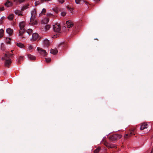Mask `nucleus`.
<instances>
[{
  "label": "nucleus",
  "mask_w": 153,
  "mask_h": 153,
  "mask_svg": "<svg viewBox=\"0 0 153 153\" xmlns=\"http://www.w3.org/2000/svg\"><path fill=\"white\" fill-rule=\"evenodd\" d=\"M13 54L10 53L9 52H7L5 54L4 57H2L1 59L5 60L4 62L5 65L6 66H10L11 63V61L10 58L13 56Z\"/></svg>",
  "instance_id": "obj_1"
},
{
  "label": "nucleus",
  "mask_w": 153,
  "mask_h": 153,
  "mask_svg": "<svg viewBox=\"0 0 153 153\" xmlns=\"http://www.w3.org/2000/svg\"><path fill=\"white\" fill-rule=\"evenodd\" d=\"M31 15L30 24L33 25H36L37 22L36 20H35V17L36 15V10L34 9L32 11Z\"/></svg>",
  "instance_id": "obj_2"
},
{
  "label": "nucleus",
  "mask_w": 153,
  "mask_h": 153,
  "mask_svg": "<svg viewBox=\"0 0 153 153\" xmlns=\"http://www.w3.org/2000/svg\"><path fill=\"white\" fill-rule=\"evenodd\" d=\"M122 137V135L120 134H115L110 136L109 138L111 140L114 141L119 139Z\"/></svg>",
  "instance_id": "obj_3"
},
{
  "label": "nucleus",
  "mask_w": 153,
  "mask_h": 153,
  "mask_svg": "<svg viewBox=\"0 0 153 153\" xmlns=\"http://www.w3.org/2000/svg\"><path fill=\"white\" fill-rule=\"evenodd\" d=\"M135 130L136 128H134L133 129L130 130L128 133L125 135L124 137L125 138H127L133 135H135Z\"/></svg>",
  "instance_id": "obj_4"
},
{
  "label": "nucleus",
  "mask_w": 153,
  "mask_h": 153,
  "mask_svg": "<svg viewBox=\"0 0 153 153\" xmlns=\"http://www.w3.org/2000/svg\"><path fill=\"white\" fill-rule=\"evenodd\" d=\"M37 50L38 51L39 53L44 56H45L47 55V52L46 51L40 48H37Z\"/></svg>",
  "instance_id": "obj_5"
},
{
  "label": "nucleus",
  "mask_w": 153,
  "mask_h": 153,
  "mask_svg": "<svg viewBox=\"0 0 153 153\" xmlns=\"http://www.w3.org/2000/svg\"><path fill=\"white\" fill-rule=\"evenodd\" d=\"M54 30L55 32L59 33L61 28L59 25H56L54 26L53 25Z\"/></svg>",
  "instance_id": "obj_6"
},
{
  "label": "nucleus",
  "mask_w": 153,
  "mask_h": 153,
  "mask_svg": "<svg viewBox=\"0 0 153 153\" xmlns=\"http://www.w3.org/2000/svg\"><path fill=\"white\" fill-rule=\"evenodd\" d=\"M38 39H40L39 35L37 33H33L32 35V39L34 41H35Z\"/></svg>",
  "instance_id": "obj_7"
},
{
  "label": "nucleus",
  "mask_w": 153,
  "mask_h": 153,
  "mask_svg": "<svg viewBox=\"0 0 153 153\" xmlns=\"http://www.w3.org/2000/svg\"><path fill=\"white\" fill-rule=\"evenodd\" d=\"M148 127V124L146 123H143L141 124L140 128V130H143L145 128H147Z\"/></svg>",
  "instance_id": "obj_8"
},
{
  "label": "nucleus",
  "mask_w": 153,
  "mask_h": 153,
  "mask_svg": "<svg viewBox=\"0 0 153 153\" xmlns=\"http://www.w3.org/2000/svg\"><path fill=\"white\" fill-rule=\"evenodd\" d=\"M66 24L67 25L68 28L71 27L73 25V22L70 20L67 21L66 22Z\"/></svg>",
  "instance_id": "obj_9"
},
{
  "label": "nucleus",
  "mask_w": 153,
  "mask_h": 153,
  "mask_svg": "<svg viewBox=\"0 0 153 153\" xmlns=\"http://www.w3.org/2000/svg\"><path fill=\"white\" fill-rule=\"evenodd\" d=\"M25 22H22L19 23V25L20 30H22V29H24V27L25 26Z\"/></svg>",
  "instance_id": "obj_10"
},
{
  "label": "nucleus",
  "mask_w": 153,
  "mask_h": 153,
  "mask_svg": "<svg viewBox=\"0 0 153 153\" xmlns=\"http://www.w3.org/2000/svg\"><path fill=\"white\" fill-rule=\"evenodd\" d=\"M13 5V3L8 0H7V2L4 4V5L5 6H6L7 7L11 6Z\"/></svg>",
  "instance_id": "obj_11"
},
{
  "label": "nucleus",
  "mask_w": 153,
  "mask_h": 153,
  "mask_svg": "<svg viewBox=\"0 0 153 153\" xmlns=\"http://www.w3.org/2000/svg\"><path fill=\"white\" fill-rule=\"evenodd\" d=\"M27 56L28 59L31 60H35L36 59L35 56L31 54H28Z\"/></svg>",
  "instance_id": "obj_12"
},
{
  "label": "nucleus",
  "mask_w": 153,
  "mask_h": 153,
  "mask_svg": "<svg viewBox=\"0 0 153 153\" xmlns=\"http://www.w3.org/2000/svg\"><path fill=\"white\" fill-rule=\"evenodd\" d=\"M6 31L7 33L9 34L10 35H12L13 32V30L10 28H8L7 29Z\"/></svg>",
  "instance_id": "obj_13"
},
{
  "label": "nucleus",
  "mask_w": 153,
  "mask_h": 153,
  "mask_svg": "<svg viewBox=\"0 0 153 153\" xmlns=\"http://www.w3.org/2000/svg\"><path fill=\"white\" fill-rule=\"evenodd\" d=\"M44 44L46 46H48L50 45V42L49 40L48 39H45L44 41Z\"/></svg>",
  "instance_id": "obj_14"
},
{
  "label": "nucleus",
  "mask_w": 153,
  "mask_h": 153,
  "mask_svg": "<svg viewBox=\"0 0 153 153\" xmlns=\"http://www.w3.org/2000/svg\"><path fill=\"white\" fill-rule=\"evenodd\" d=\"M58 52V51L57 49H51V53L53 54H56Z\"/></svg>",
  "instance_id": "obj_15"
},
{
  "label": "nucleus",
  "mask_w": 153,
  "mask_h": 153,
  "mask_svg": "<svg viewBox=\"0 0 153 153\" xmlns=\"http://www.w3.org/2000/svg\"><path fill=\"white\" fill-rule=\"evenodd\" d=\"M24 58L23 56H19L17 62L19 64L21 63V61L23 60Z\"/></svg>",
  "instance_id": "obj_16"
},
{
  "label": "nucleus",
  "mask_w": 153,
  "mask_h": 153,
  "mask_svg": "<svg viewBox=\"0 0 153 153\" xmlns=\"http://www.w3.org/2000/svg\"><path fill=\"white\" fill-rule=\"evenodd\" d=\"M25 30L24 29H22V30H21L19 31V36H22L23 34L25 32Z\"/></svg>",
  "instance_id": "obj_17"
},
{
  "label": "nucleus",
  "mask_w": 153,
  "mask_h": 153,
  "mask_svg": "<svg viewBox=\"0 0 153 153\" xmlns=\"http://www.w3.org/2000/svg\"><path fill=\"white\" fill-rule=\"evenodd\" d=\"M4 31L3 29L0 30V38H1L3 36Z\"/></svg>",
  "instance_id": "obj_18"
},
{
  "label": "nucleus",
  "mask_w": 153,
  "mask_h": 153,
  "mask_svg": "<svg viewBox=\"0 0 153 153\" xmlns=\"http://www.w3.org/2000/svg\"><path fill=\"white\" fill-rule=\"evenodd\" d=\"M4 31L3 29L0 30V38H1L3 36Z\"/></svg>",
  "instance_id": "obj_19"
},
{
  "label": "nucleus",
  "mask_w": 153,
  "mask_h": 153,
  "mask_svg": "<svg viewBox=\"0 0 153 153\" xmlns=\"http://www.w3.org/2000/svg\"><path fill=\"white\" fill-rule=\"evenodd\" d=\"M49 21V18H46L45 19L43 22V23H45V24H47L48 23Z\"/></svg>",
  "instance_id": "obj_20"
},
{
  "label": "nucleus",
  "mask_w": 153,
  "mask_h": 153,
  "mask_svg": "<svg viewBox=\"0 0 153 153\" xmlns=\"http://www.w3.org/2000/svg\"><path fill=\"white\" fill-rule=\"evenodd\" d=\"M17 45L20 48H23L24 47V45L23 44L21 43H17Z\"/></svg>",
  "instance_id": "obj_21"
},
{
  "label": "nucleus",
  "mask_w": 153,
  "mask_h": 153,
  "mask_svg": "<svg viewBox=\"0 0 153 153\" xmlns=\"http://www.w3.org/2000/svg\"><path fill=\"white\" fill-rule=\"evenodd\" d=\"M11 39L10 38H7L5 39L6 43L8 44H10V43Z\"/></svg>",
  "instance_id": "obj_22"
},
{
  "label": "nucleus",
  "mask_w": 153,
  "mask_h": 153,
  "mask_svg": "<svg viewBox=\"0 0 153 153\" xmlns=\"http://www.w3.org/2000/svg\"><path fill=\"white\" fill-rule=\"evenodd\" d=\"M32 30L31 29H29L27 30V33H28L29 35H30L32 33Z\"/></svg>",
  "instance_id": "obj_23"
},
{
  "label": "nucleus",
  "mask_w": 153,
  "mask_h": 153,
  "mask_svg": "<svg viewBox=\"0 0 153 153\" xmlns=\"http://www.w3.org/2000/svg\"><path fill=\"white\" fill-rule=\"evenodd\" d=\"M100 147H98L96 149H95L94 151V153H98L100 151Z\"/></svg>",
  "instance_id": "obj_24"
},
{
  "label": "nucleus",
  "mask_w": 153,
  "mask_h": 153,
  "mask_svg": "<svg viewBox=\"0 0 153 153\" xmlns=\"http://www.w3.org/2000/svg\"><path fill=\"white\" fill-rule=\"evenodd\" d=\"M13 14L10 15L8 17V19L10 20H13Z\"/></svg>",
  "instance_id": "obj_25"
},
{
  "label": "nucleus",
  "mask_w": 153,
  "mask_h": 153,
  "mask_svg": "<svg viewBox=\"0 0 153 153\" xmlns=\"http://www.w3.org/2000/svg\"><path fill=\"white\" fill-rule=\"evenodd\" d=\"M110 144L111 143H108V142H105L104 143V144L107 147L110 148Z\"/></svg>",
  "instance_id": "obj_26"
},
{
  "label": "nucleus",
  "mask_w": 153,
  "mask_h": 153,
  "mask_svg": "<svg viewBox=\"0 0 153 153\" xmlns=\"http://www.w3.org/2000/svg\"><path fill=\"white\" fill-rule=\"evenodd\" d=\"M46 12V9L45 8H43L41 12L39 14L40 15H42V14H44Z\"/></svg>",
  "instance_id": "obj_27"
},
{
  "label": "nucleus",
  "mask_w": 153,
  "mask_h": 153,
  "mask_svg": "<svg viewBox=\"0 0 153 153\" xmlns=\"http://www.w3.org/2000/svg\"><path fill=\"white\" fill-rule=\"evenodd\" d=\"M21 11L18 10H16L15 11V13L16 14H18L19 15H21L20 13H21Z\"/></svg>",
  "instance_id": "obj_28"
},
{
  "label": "nucleus",
  "mask_w": 153,
  "mask_h": 153,
  "mask_svg": "<svg viewBox=\"0 0 153 153\" xmlns=\"http://www.w3.org/2000/svg\"><path fill=\"white\" fill-rule=\"evenodd\" d=\"M28 8V6H23L21 9L22 11H23Z\"/></svg>",
  "instance_id": "obj_29"
},
{
  "label": "nucleus",
  "mask_w": 153,
  "mask_h": 153,
  "mask_svg": "<svg viewBox=\"0 0 153 153\" xmlns=\"http://www.w3.org/2000/svg\"><path fill=\"white\" fill-rule=\"evenodd\" d=\"M116 146L115 145L112 143H111L110 148H114Z\"/></svg>",
  "instance_id": "obj_30"
},
{
  "label": "nucleus",
  "mask_w": 153,
  "mask_h": 153,
  "mask_svg": "<svg viewBox=\"0 0 153 153\" xmlns=\"http://www.w3.org/2000/svg\"><path fill=\"white\" fill-rule=\"evenodd\" d=\"M65 45V43L64 42H62L60 43V44L59 45V47H64Z\"/></svg>",
  "instance_id": "obj_31"
},
{
  "label": "nucleus",
  "mask_w": 153,
  "mask_h": 153,
  "mask_svg": "<svg viewBox=\"0 0 153 153\" xmlns=\"http://www.w3.org/2000/svg\"><path fill=\"white\" fill-rule=\"evenodd\" d=\"M46 61L47 62H49L51 61V59L50 58H45Z\"/></svg>",
  "instance_id": "obj_32"
},
{
  "label": "nucleus",
  "mask_w": 153,
  "mask_h": 153,
  "mask_svg": "<svg viewBox=\"0 0 153 153\" xmlns=\"http://www.w3.org/2000/svg\"><path fill=\"white\" fill-rule=\"evenodd\" d=\"M66 14V13L65 12H63L61 13V15L63 16H65Z\"/></svg>",
  "instance_id": "obj_33"
},
{
  "label": "nucleus",
  "mask_w": 153,
  "mask_h": 153,
  "mask_svg": "<svg viewBox=\"0 0 153 153\" xmlns=\"http://www.w3.org/2000/svg\"><path fill=\"white\" fill-rule=\"evenodd\" d=\"M4 19V17L3 16L0 19V23L2 24L3 23V20Z\"/></svg>",
  "instance_id": "obj_34"
},
{
  "label": "nucleus",
  "mask_w": 153,
  "mask_h": 153,
  "mask_svg": "<svg viewBox=\"0 0 153 153\" xmlns=\"http://www.w3.org/2000/svg\"><path fill=\"white\" fill-rule=\"evenodd\" d=\"M67 8L70 11H72L73 10L72 8H71L69 6H67Z\"/></svg>",
  "instance_id": "obj_35"
},
{
  "label": "nucleus",
  "mask_w": 153,
  "mask_h": 153,
  "mask_svg": "<svg viewBox=\"0 0 153 153\" xmlns=\"http://www.w3.org/2000/svg\"><path fill=\"white\" fill-rule=\"evenodd\" d=\"M45 26L47 30H48L50 29V26L49 25H46Z\"/></svg>",
  "instance_id": "obj_36"
},
{
  "label": "nucleus",
  "mask_w": 153,
  "mask_h": 153,
  "mask_svg": "<svg viewBox=\"0 0 153 153\" xmlns=\"http://www.w3.org/2000/svg\"><path fill=\"white\" fill-rule=\"evenodd\" d=\"M42 30L43 31H46L47 30L45 26H44L42 28Z\"/></svg>",
  "instance_id": "obj_37"
},
{
  "label": "nucleus",
  "mask_w": 153,
  "mask_h": 153,
  "mask_svg": "<svg viewBox=\"0 0 153 153\" xmlns=\"http://www.w3.org/2000/svg\"><path fill=\"white\" fill-rule=\"evenodd\" d=\"M82 0H75L76 3L77 4H79V2Z\"/></svg>",
  "instance_id": "obj_38"
},
{
  "label": "nucleus",
  "mask_w": 153,
  "mask_h": 153,
  "mask_svg": "<svg viewBox=\"0 0 153 153\" xmlns=\"http://www.w3.org/2000/svg\"><path fill=\"white\" fill-rule=\"evenodd\" d=\"M40 4V2H39V1H36L35 3V6H37V5L39 4Z\"/></svg>",
  "instance_id": "obj_39"
},
{
  "label": "nucleus",
  "mask_w": 153,
  "mask_h": 153,
  "mask_svg": "<svg viewBox=\"0 0 153 153\" xmlns=\"http://www.w3.org/2000/svg\"><path fill=\"white\" fill-rule=\"evenodd\" d=\"M4 10V7H0V11H3Z\"/></svg>",
  "instance_id": "obj_40"
},
{
  "label": "nucleus",
  "mask_w": 153,
  "mask_h": 153,
  "mask_svg": "<svg viewBox=\"0 0 153 153\" xmlns=\"http://www.w3.org/2000/svg\"><path fill=\"white\" fill-rule=\"evenodd\" d=\"M53 10L56 13H58V10L56 8H54L53 9Z\"/></svg>",
  "instance_id": "obj_41"
},
{
  "label": "nucleus",
  "mask_w": 153,
  "mask_h": 153,
  "mask_svg": "<svg viewBox=\"0 0 153 153\" xmlns=\"http://www.w3.org/2000/svg\"><path fill=\"white\" fill-rule=\"evenodd\" d=\"M58 0L59 1V2L61 4L63 3L65 1L64 0Z\"/></svg>",
  "instance_id": "obj_42"
},
{
  "label": "nucleus",
  "mask_w": 153,
  "mask_h": 153,
  "mask_svg": "<svg viewBox=\"0 0 153 153\" xmlns=\"http://www.w3.org/2000/svg\"><path fill=\"white\" fill-rule=\"evenodd\" d=\"M33 48V47H32V46H31V45L28 48L29 49V50H31Z\"/></svg>",
  "instance_id": "obj_43"
},
{
  "label": "nucleus",
  "mask_w": 153,
  "mask_h": 153,
  "mask_svg": "<svg viewBox=\"0 0 153 153\" xmlns=\"http://www.w3.org/2000/svg\"><path fill=\"white\" fill-rule=\"evenodd\" d=\"M83 1L84 2H85V4H86L87 5H88V2H87V1H84V0H83Z\"/></svg>",
  "instance_id": "obj_44"
},
{
  "label": "nucleus",
  "mask_w": 153,
  "mask_h": 153,
  "mask_svg": "<svg viewBox=\"0 0 153 153\" xmlns=\"http://www.w3.org/2000/svg\"><path fill=\"white\" fill-rule=\"evenodd\" d=\"M24 1V0H19V1L22 3V2H23Z\"/></svg>",
  "instance_id": "obj_45"
},
{
  "label": "nucleus",
  "mask_w": 153,
  "mask_h": 153,
  "mask_svg": "<svg viewBox=\"0 0 153 153\" xmlns=\"http://www.w3.org/2000/svg\"><path fill=\"white\" fill-rule=\"evenodd\" d=\"M41 0V3H43L45 1V0Z\"/></svg>",
  "instance_id": "obj_46"
},
{
  "label": "nucleus",
  "mask_w": 153,
  "mask_h": 153,
  "mask_svg": "<svg viewBox=\"0 0 153 153\" xmlns=\"http://www.w3.org/2000/svg\"><path fill=\"white\" fill-rule=\"evenodd\" d=\"M56 37H57V35H56H56H54V36H53V38H56Z\"/></svg>",
  "instance_id": "obj_47"
},
{
  "label": "nucleus",
  "mask_w": 153,
  "mask_h": 153,
  "mask_svg": "<svg viewBox=\"0 0 153 153\" xmlns=\"http://www.w3.org/2000/svg\"><path fill=\"white\" fill-rule=\"evenodd\" d=\"M151 153H153V149H152V150Z\"/></svg>",
  "instance_id": "obj_48"
},
{
  "label": "nucleus",
  "mask_w": 153,
  "mask_h": 153,
  "mask_svg": "<svg viewBox=\"0 0 153 153\" xmlns=\"http://www.w3.org/2000/svg\"><path fill=\"white\" fill-rule=\"evenodd\" d=\"M94 0L96 1H100V0Z\"/></svg>",
  "instance_id": "obj_49"
},
{
  "label": "nucleus",
  "mask_w": 153,
  "mask_h": 153,
  "mask_svg": "<svg viewBox=\"0 0 153 153\" xmlns=\"http://www.w3.org/2000/svg\"><path fill=\"white\" fill-rule=\"evenodd\" d=\"M21 36V38H24V36Z\"/></svg>",
  "instance_id": "obj_50"
},
{
  "label": "nucleus",
  "mask_w": 153,
  "mask_h": 153,
  "mask_svg": "<svg viewBox=\"0 0 153 153\" xmlns=\"http://www.w3.org/2000/svg\"><path fill=\"white\" fill-rule=\"evenodd\" d=\"M13 50H11V52H13Z\"/></svg>",
  "instance_id": "obj_51"
},
{
  "label": "nucleus",
  "mask_w": 153,
  "mask_h": 153,
  "mask_svg": "<svg viewBox=\"0 0 153 153\" xmlns=\"http://www.w3.org/2000/svg\"><path fill=\"white\" fill-rule=\"evenodd\" d=\"M50 14V15H52V14Z\"/></svg>",
  "instance_id": "obj_52"
}]
</instances>
